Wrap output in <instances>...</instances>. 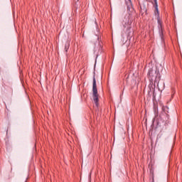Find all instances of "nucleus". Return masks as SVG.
Masks as SVG:
<instances>
[{
	"label": "nucleus",
	"instance_id": "nucleus-1",
	"mask_svg": "<svg viewBox=\"0 0 182 182\" xmlns=\"http://www.w3.org/2000/svg\"><path fill=\"white\" fill-rule=\"evenodd\" d=\"M148 79L150 82V86L153 85L156 86L157 85V87L159 90H164L165 87L164 82L160 81L161 79V75H160V71H159L157 68H151L148 70Z\"/></svg>",
	"mask_w": 182,
	"mask_h": 182
},
{
	"label": "nucleus",
	"instance_id": "nucleus-2",
	"mask_svg": "<svg viewBox=\"0 0 182 182\" xmlns=\"http://www.w3.org/2000/svg\"><path fill=\"white\" fill-rule=\"evenodd\" d=\"M164 109H166V107H162V110L164 112H162L158 119L157 124L161 126H167L168 123H170L169 119L170 117L167 112H165Z\"/></svg>",
	"mask_w": 182,
	"mask_h": 182
},
{
	"label": "nucleus",
	"instance_id": "nucleus-3",
	"mask_svg": "<svg viewBox=\"0 0 182 182\" xmlns=\"http://www.w3.org/2000/svg\"><path fill=\"white\" fill-rule=\"evenodd\" d=\"M92 99L96 107H99V93L97 92V85L95 75L92 78Z\"/></svg>",
	"mask_w": 182,
	"mask_h": 182
},
{
	"label": "nucleus",
	"instance_id": "nucleus-4",
	"mask_svg": "<svg viewBox=\"0 0 182 182\" xmlns=\"http://www.w3.org/2000/svg\"><path fill=\"white\" fill-rule=\"evenodd\" d=\"M132 23H133V16L129 14L128 16V21H127V25L129 26L127 27V38L128 39H132V37L133 36L134 32L132 31Z\"/></svg>",
	"mask_w": 182,
	"mask_h": 182
},
{
	"label": "nucleus",
	"instance_id": "nucleus-5",
	"mask_svg": "<svg viewBox=\"0 0 182 182\" xmlns=\"http://www.w3.org/2000/svg\"><path fill=\"white\" fill-rule=\"evenodd\" d=\"M158 28L159 29V34L161 38L163 39V22L160 20V17H157Z\"/></svg>",
	"mask_w": 182,
	"mask_h": 182
},
{
	"label": "nucleus",
	"instance_id": "nucleus-6",
	"mask_svg": "<svg viewBox=\"0 0 182 182\" xmlns=\"http://www.w3.org/2000/svg\"><path fill=\"white\" fill-rule=\"evenodd\" d=\"M155 87H156V85H150V83H149V90L148 91V96H151V90H152V92H153V97H156V95L154 94Z\"/></svg>",
	"mask_w": 182,
	"mask_h": 182
},
{
	"label": "nucleus",
	"instance_id": "nucleus-7",
	"mask_svg": "<svg viewBox=\"0 0 182 182\" xmlns=\"http://www.w3.org/2000/svg\"><path fill=\"white\" fill-rule=\"evenodd\" d=\"M153 109H154V113L155 114V117H159V105H157L156 103H154Z\"/></svg>",
	"mask_w": 182,
	"mask_h": 182
},
{
	"label": "nucleus",
	"instance_id": "nucleus-8",
	"mask_svg": "<svg viewBox=\"0 0 182 182\" xmlns=\"http://www.w3.org/2000/svg\"><path fill=\"white\" fill-rule=\"evenodd\" d=\"M69 48H70V43H69V41H67L65 42V53H68V50H69Z\"/></svg>",
	"mask_w": 182,
	"mask_h": 182
},
{
	"label": "nucleus",
	"instance_id": "nucleus-9",
	"mask_svg": "<svg viewBox=\"0 0 182 182\" xmlns=\"http://www.w3.org/2000/svg\"><path fill=\"white\" fill-rule=\"evenodd\" d=\"M154 164H155L154 161H150L149 163V169H154Z\"/></svg>",
	"mask_w": 182,
	"mask_h": 182
},
{
	"label": "nucleus",
	"instance_id": "nucleus-10",
	"mask_svg": "<svg viewBox=\"0 0 182 182\" xmlns=\"http://www.w3.org/2000/svg\"><path fill=\"white\" fill-rule=\"evenodd\" d=\"M154 7L155 8V15H158V18L160 17L159 14V4L154 5Z\"/></svg>",
	"mask_w": 182,
	"mask_h": 182
},
{
	"label": "nucleus",
	"instance_id": "nucleus-11",
	"mask_svg": "<svg viewBox=\"0 0 182 182\" xmlns=\"http://www.w3.org/2000/svg\"><path fill=\"white\" fill-rule=\"evenodd\" d=\"M149 173L151 174L152 178H154V169H149Z\"/></svg>",
	"mask_w": 182,
	"mask_h": 182
},
{
	"label": "nucleus",
	"instance_id": "nucleus-12",
	"mask_svg": "<svg viewBox=\"0 0 182 182\" xmlns=\"http://www.w3.org/2000/svg\"><path fill=\"white\" fill-rule=\"evenodd\" d=\"M154 5H159V4H157V0H154Z\"/></svg>",
	"mask_w": 182,
	"mask_h": 182
},
{
	"label": "nucleus",
	"instance_id": "nucleus-13",
	"mask_svg": "<svg viewBox=\"0 0 182 182\" xmlns=\"http://www.w3.org/2000/svg\"><path fill=\"white\" fill-rule=\"evenodd\" d=\"M99 50H100V52H102V46H100V49Z\"/></svg>",
	"mask_w": 182,
	"mask_h": 182
},
{
	"label": "nucleus",
	"instance_id": "nucleus-14",
	"mask_svg": "<svg viewBox=\"0 0 182 182\" xmlns=\"http://www.w3.org/2000/svg\"><path fill=\"white\" fill-rule=\"evenodd\" d=\"M129 1V2H132V0H128Z\"/></svg>",
	"mask_w": 182,
	"mask_h": 182
},
{
	"label": "nucleus",
	"instance_id": "nucleus-15",
	"mask_svg": "<svg viewBox=\"0 0 182 182\" xmlns=\"http://www.w3.org/2000/svg\"><path fill=\"white\" fill-rule=\"evenodd\" d=\"M97 50H96V48H95V52H96Z\"/></svg>",
	"mask_w": 182,
	"mask_h": 182
},
{
	"label": "nucleus",
	"instance_id": "nucleus-16",
	"mask_svg": "<svg viewBox=\"0 0 182 182\" xmlns=\"http://www.w3.org/2000/svg\"><path fill=\"white\" fill-rule=\"evenodd\" d=\"M166 109H168V107H166Z\"/></svg>",
	"mask_w": 182,
	"mask_h": 182
}]
</instances>
